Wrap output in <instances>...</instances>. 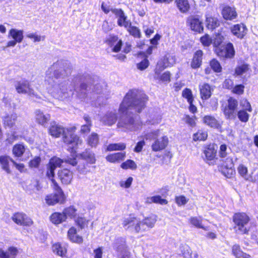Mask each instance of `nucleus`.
<instances>
[{"instance_id": "25", "label": "nucleus", "mask_w": 258, "mask_h": 258, "mask_svg": "<svg viewBox=\"0 0 258 258\" xmlns=\"http://www.w3.org/2000/svg\"><path fill=\"white\" fill-rule=\"evenodd\" d=\"M188 21L192 30L199 33L203 31L204 28L202 22L197 16H192L190 17Z\"/></svg>"}, {"instance_id": "57", "label": "nucleus", "mask_w": 258, "mask_h": 258, "mask_svg": "<svg viewBox=\"0 0 258 258\" xmlns=\"http://www.w3.org/2000/svg\"><path fill=\"white\" fill-rule=\"evenodd\" d=\"M238 172L239 174L243 177L245 179H247V168L243 164H240L238 167Z\"/></svg>"}, {"instance_id": "12", "label": "nucleus", "mask_w": 258, "mask_h": 258, "mask_svg": "<svg viewBox=\"0 0 258 258\" xmlns=\"http://www.w3.org/2000/svg\"><path fill=\"white\" fill-rule=\"evenodd\" d=\"M238 106L237 101L232 98L228 100V105L224 110V114L227 119H234L236 116V109Z\"/></svg>"}, {"instance_id": "18", "label": "nucleus", "mask_w": 258, "mask_h": 258, "mask_svg": "<svg viewBox=\"0 0 258 258\" xmlns=\"http://www.w3.org/2000/svg\"><path fill=\"white\" fill-rule=\"evenodd\" d=\"M175 62V59L173 56L171 55H165L163 58L157 64L156 69L155 73H158V71H161L166 68L172 65Z\"/></svg>"}, {"instance_id": "36", "label": "nucleus", "mask_w": 258, "mask_h": 258, "mask_svg": "<svg viewBox=\"0 0 258 258\" xmlns=\"http://www.w3.org/2000/svg\"><path fill=\"white\" fill-rule=\"evenodd\" d=\"M204 122L207 125L214 128H218L220 126L219 121L211 115H206L203 118Z\"/></svg>"}, {"instance_id": "38", "label": "nucleus", "mask_w": 258, "mask_h": 258, "mask_svg": "<svg viewBox=\"0 0 258 258\" xmlns=\"http://www.w3.org/2000/svg\"><path fill=\"white\" fill-rule=\"evenodd\" d=\"M232 253L236 258H251V256L241 250L238 245H234L232 247Z\"/></svg>"}, {"instance_id": "30", "label": "nucleus", "mask_w": 258, "mask_h": 258, "mask_svg": "<svg viewBox=\"0 0 258 258\" xmlns=\"http://www.w3.org/2000/svg\"><path fill=\"white\" fill-rule=\"evenodd\" d=\"M117 120V115L115 112L109 111L102 118V121L106 124L111 125L115 123Z\"/></svg>"}, {"instance_id": "64", "label": "nucleus", "mask_w": 258, "mask_h": 258, "mask_svg": "<svg viewBox=\"0 0 258 258\" xmlns=\"http://www.w3.org/2000/svg\"><path fill=\"white\" fill-rule=\"evenodd\" d=\"M244 86L243 85H237L233 88L232 92L234 93L241 95L243 93Z\"/></svg>"}, {"instance_id": "9", "label": "nucleus", "mask_w": 258, "mask_h": 258, "mask_svg": "<svg viewBox=\"0 0 258 258\" xmlns=\"http://www.w3.org/2000/svg\"><path fill=\"white\" fill-rule=\"evenodd\" d=\"M55 186L56 192L45 197L46 203L49 206H53L57 203L62 204L65 200V197L62 189L58 186L57 183H53Z\"/></svg>"}, {"instance_id": "32", "label": "nucleus", "mask_w": 258, "mask_h": 258, "mask_svg": "<svg viewBox=\"0 0 258 258\" xmlns=\"http://www.w3.org/2000/svg\"><path fill=\"white\" fill-rule=\"evenodd\" d=\"M156 221L157 217L155 215L145 218L143 221H142V224H142V225H141V227H143V228L141 229V232L146 230V226L148 228H152L154 226Z\"/></svg>"}, {"instance_id": "34", "label": "nucleus", "mask_w": 258, "mask_h": 258, "mask_svg": "<svg viewBox=\"0 0 258 258\" xmlns=\"http://www.w3.org/2000/svg\"><path fill=\"white\" fill-rule=\"evenodd\" d=\"M51 222L54 224H59L66 220V215L62 213L55 212L53 213L50 217Z\"/></svg>"}, {"instance_id": "6", "label": "nucleus", "mask_w": 258, "mask_h": 258, "mask_svg": "<svg viewBox=\"0 0 258 258\" xmlns=\"http://www.w3.org/2000/svg\"><path fill=\"white\" fill-rule=\"evenodd\" d=\"M224 39V37L221 34L216 35L213 40V45L216 47L215 52L221 58H231L235 54L233 45L231 43H228L226 46H221Z\"/></svg>"}, {"instance_id": "46", "label": "nucleus", "mask_w": 258, "mask_h": 258, "mask_svg": "<svg viewBox=\"0 0 258 258\" xmlns=\"http://www.w3.org/2000/svg\"><path fill=\"white\" fill-rule=\"evenodd\" d=\"M87 142L89 145L93 147L97 146L99 143V137L98 135L95 133H93L89 136Z\"/></svg>"}, {"instance_id": "33", "label": "nucleus", "mask_w": 258, "mask_h": 258, "mask_svg": "<svg viewBox=\"0 0 258 258\" xmlns=\"http://www.w3.org/2000/svg\"><path fill=\"white\" fill-rule=\"evenodd\" d=\"M17 253V249L13 247H10L7 251L0 248V258H15Z\"/></svg>"}, {"instance_id": "52", "label": "nucleus", "mask_w": 258, "mask_h": 258, "mask_svg": "<svg viewBox=\"0 0 258 258\" xmlns=\"http://www.w3.org/2000/svg\"><path fill=\"white\" fill-rule=\"evenodd\" d=\"M29 188L34 192L39 191L41 188L39 181L38 179L32 180L31 184L29 185Z\"/></svg>"}, {"instance_id": "7", "label": "nucleus", "mask_w": 258, "mask_h": 258, "mask_svg": "<svg viewBox=\"0 0 258 258\" xmlns=\"http://www.w3.org/2000/svg\"><path fill=\"white\" fill-rule=\"evenodd\" d=\"M235 224L234 229L239 234H246L248 231L246 226L249 221V217L244 213L235 214L233 217Z\"/></svg>"}, {"instance_id": "37", "label": "nucleus", "mask_w": 258, "mask_h": 258, "mask_svg": "<svg viewBox=\"0 0 258 258\" xmlns=\"http://www.w3.org/2000/svg\"><path fill=\"white\" fill-rule=\"evenodd\" d=\"M17 118V115L16 113L7 114L3 118V121L5 126L11 127L15 124Z\"/></svg>"}, {"instance_id": "11", "label": "nucleus", "mask_w": 258, "mask_h": 258, "mask_svg": "<svg viewBox=\"0 0 258 258\" xmlns=\"http://www.w3.org/2000/svg\"><path fill=\"white\" fill-rule=\"evenodd\" d=\"M15 88L18 93L26 94L30 97H38L34 90L31 87L30 83L25 80H22L16 82Z\"/></svg>"}, {"instance_id": "2", "label": "nucleus", "mask_w": 258, "mask_h": 258, "mask_svg": "<svg viewBox=\"0 0 258 258\" xmlns=\"http://www.w3.org/2000/svg\"><path fill=\"white\" fill-rule=\"evenodd\" d=\"M76 130L75 126L65 129L55 121H52L50 123L49 133L55 138H58L62 134L63 142L69 145L70 148L75 149L82 144V140L74 134Z\"/></svg>"}, {"instance_id": "35", "label": "nucleus", "mask_w": 258, "mask_h": 258, "mask_svg": "<svg viewBox=\"0 0 258 258\" xmlns=\"http://www.w3.org/2000/svg\"><path fill=\"white\" fill-rule=\"evenodd\" d=\"M175 3L181 13H186L190 9V5L187 0H176Z\"/></svg>"}, {"instance_id": "49", "label": "nucleus", "mask_w": 258, "mask_h": 258, "mask_svg": "<svg viewBox=\"0 0 258 258\" xmlns=\"http://www.w3.org/2000/svg\"><path fill=\"white\" fill-rule=\"evenodd\" d=\"M249 70L248 64H243L237 67L235 69V74L240 76L245 74Z\"/></svg>"}, {"instance_id": "31", "label": "nucleus", "mask_w": 258, "mask_h": 258, "mask_svg": "<svg viewBox=\"0 0 258 258\" xmlns=\"http://www.w3.org/2000/svg\"><path fill=\"white\" fill-rule=\"evenodd\" d=\"M69 239L73 242L81 243L83 242V238L77 233V230L74 227L71 228L68 232Z\"/></svg>"}, {"instance_id": "55", "label": "nucleus", "mask_w": 258, "mask_h": 258, "mask_svg": "<svg viewBox=\"0 0 258 258\" xmlns=\"http://www.w3.org/2000/svg\"><path fill=\"white\" fill-rule=\"evenodd\" d=\"M130 34L135 37L140 38L141 34L140 30L136 27L131 26V25L127 28Z\"/></svg>"}, {"instance_id": "63", "label": "nucleus", "mask_w": 258, "mask_h": 258, "mask_svg": "<svg viewBox=\"0 0 258 258\" xmlns=\"http://www.w3.org/2000/svg\"><path fill=\"white\" fill-rule=\"evenodd\" d=\"M133 178L131 177H128L125 181H121L119 182L120 185L124 188H129L133 182Z\"/></svg>"}, {"instance_id": "59", "label": "nucleus", "mask_w": 258, "mask_h": 258, "mask_svg": "<svg viewBox=\"0 0 258 258\" xmlns=\"http://www.w3.org/2000/svg\"><path fill=\"white\" fill-rule=\"evenodd\" d=\"M41 162V159L39 157H35L29 163V166L31 168H37Z\"/></svg>"}, {"instance_id": "10", "label": "nucleus", "mask_w": 258, "mask_h": 258, "mask_svg": "<svg viewBox=\"0 0 258 258\" xmlns=\"http://www.w3.org/2000/svg\"><path fill=\"white\" fill-rule=\"evenodd\" d=\"M64 162L66 163L65 159L63 160L56 157H53L50 159L48 164L46 165V175L52 183H56V181L53 179L55 175L54 170L56 168L60 167Z\"/></svg>"}, {"instance_id": "60", "label": "nucleus", "mask_w": 258, "mask_h": 258, "mask_svg": "<svg viewBox=\"0 0 258 258\" xmlns=\"http://www.w3.org/2000/svg\"><path fill=\"white\" fill-rule=\"evenodd\" d=\"M151 118H152V120L151 121L152 124H156L159 123L161 121V115L160 114L157 112L156 114H151Z\"/></svg>"}, {"instance_id": "17", "label": "nucleus", "mask_w": 258, "mask_h": 258, "mask_svg": "<svg viewBox=\"0 0 258 258\" xmlns=\"http://www.w3.org/2000/svg\"><path fill=\"white\" fill-rule=\"evenodd\" d=\"M168 143V139L167 136H164L160 138L155 140L151 146L153 151L157 152L164 149Z\"/></svg>"}, {"instance_id": "14", "label": "nucleus", "mask_w": 258, "mask_h": 258, "mask_svg": "<svg viewBox=\"0 0 258 258\" xmlns=\"http://www.w3.org/2000/svg\"><path fill=\"white\" fill-rule=\"evenodd\" d=\"M230 30L233 35L240 39L244 38L247 32L246 26L243 23L233 25L231 27Z\"/></svg>"}, {"instance_id": "54", "label": "nucleus", "mask_w": 258, "mask_h": 258, "mask_svg": "<svg viewBox=\"0 0 258 258\" xmlns=\"http://www.w3.org/2000/svg\"><path fill=\"white\" fill-rule=\"evenodd\" d=\"M182 96L186 98L188 103L192 102L194 99L190 89L186 88L182 91Z\"/></svg>"}, {"instance_id": "1", "label": "nucleus", "mask_w": 258, "mask_h": 258, "mask_svg": "<svg viewBox=\"0 0 258 258\" xmlns=\"http://www.w3.org/2000/svg\"><path fill=\"white\" fill-rule=\"evenodd\" d=\"M147 101V95L137 90H132L126 93L120 105L119 112L120 116L117 126L130 131L139 129L142 123L135 121L133 115L141 112L145 107Z\"/></svg>"}, {"instance_id": "8", "label": "nucleus", "mask_w": 258, "mask_h": 258, "mask_svg": "<svg viewBox=\"0 0 258 258\" xmlns=\"http://www.w3.org/2000/svg\"><path fill=\"white\" fill-rule=\"evenodd\" d=\"M142 221L134 216H130L124 218L122 220V225L125 229H128L136 233L141 232Z\"/></svg>"}, {"instance_id": "4", "label": "nucleus", "mask_w": 258, "mask_h": 258, "mask_svg": "<svg viewBox=\"0 0 258 258\" xmlns=\"http://www.w3.org/2000/svg\"><path fill=\"white\" fill-rule=\"evenodd\" d=\"M72 66L69 61L58 60L54 62L46 71L45 81L50 84L54 82V79L69 76L72 74Z\"/></svg>"}, {"instance_id": "23", "label": "nucleus", "mask_w": 258, "mask_h": 258, "mask_svg": "<svg viewBox=\"0 0 258 258\" xmlns=\"http://www.w3.org/2000/svg\"><path fill=\"white\" fill-rule=\"evenodd\" d=\"M222 15L225 20H233L236 18L237 13L234 8L226 6L223 8Z\"/></svg>"}, {"instance_id": "5", "label": "nucleus", "mask_w": 258, "mask_h": 258, "mask_svg": "<svg viewBox=\"0 0 258 258\" xmlns=\"http://www.w3.org/2000/svg\"><path fill=\"white\" fill-rule=\"evenodd\" d=\"M48 91L54 97L60 99L67 97L70 94H73V87L70 85L69 80H64L60 83H57L55 81L51 83Z\"/></svg>"}, {"instance_id": "47", "label": "nucleus", "mask_w": 258, "mask_h": 258, "mask_svg": "<svg viewBox=\"0 0 258 258\" xmlns=\"http://www.w3.org/2000/svg\"><path fill=\"white\" fill-rule=\"evenodd\" d=\"M52 250L54 253L61 256L65 255L67 252L66 249L59 243L54 244L52 246Z\"/></svg>"}, {"instance_id": "16", "label": "nucleus", "mask_w": 258, "mask_h": 258, "mask_svg": "<svg viewBox=\"0 0 258 258\" xmlns=\"http://www.w3.org/2000/svg\"><path fill=\"white\" fill-rule=\"evenodd\" d=\"M106 43L110 47H112V50L113 52H118L121 48L122 42L121 40H119L117 36L114 35H110L106 40Z\"/></svg>"}, {"instance_id": "61", "label": "nucleus", "mask_w": 258, "mask_h": 258, "mask_svg": "<svg viewBox=\"0 0 258 258\" xmlns=\"http://www.w3.org/2000/svg\"><path fill=\"white\" fill-rule=\"evenodd\" d=\"M238 117L243 122H246L248 119V114L244 111H239L237 113Z\"/></svg>"}, {"instance_id": "26", "label": "nucleus", "mask_w": 258, "mask_h": 258, "mask_svg": "<svg viewBox=\"0 0 258 258\" xmlns=\"http://www.w3.org/2000/svg\"><path fill=\"white\" fill-rule=\"evenodd\" d=\"M126 157L125 152H118L113 154H110L107 155L105 159L110 163H119L125 159Z\"/></svg>"}, {"instance_id": "42", "label": "nucleus", "mask_w": 258, "mask_h": 258, "mask_svg": "<svg viewBox=\"0 0 258 258\" xmlns=\"http://www.w3.org/2000/svg\"><path fill=\"white\" fill-rule=\"evenodd\" d=\"M9 34L17 42H21L23 38V31L17 30L16 29H11L10 31Z\"/></svg>"}, {"instance_id": "41", "label": "nucleus", "mask_w": 258, "mask_h": 258, "mask_svg": "<svg viewBox=\"0 0 258 258\" xmlns=\"http://www.w3.org/2000/svg\"><path fill=\"white\" fill-rule=\"evenodd\" d=\"M206 25L209 29L213 30L219 26V22L216 18L209 17L206 18Z\"/></svg>"}, {"instance_id": "50", "label": "nucleus", "mask_w": 258, "mask_h": 258, "mask_svg": "<svg viewBox=\"0 0 258 258\" xmlns=\"http://www.w3.org/2000/svg\"><path fill=\"white\" fill-rule=\"evenodd\" d=\"M207 137L208 134L206 132L199 131L197 133L194 134V140L195 141H204L207 138Z\"/></svg>"}, {"instance_id": "24", "label": "nucleus", "mask_w": 258, "mask_h": 258, "mask_svg": "<svg viewBox=\"0 0 258 258\" xmlns=\"http://www.w3.org/2000/svg\"><path fill=\"white\" fill-rule=\"evenodd\" d=\"M200 95L203 100L209 99L212 95L213 88L208 84L204 83L199 86Z\"/></svg>"}, {"instance_id": "19", "label": "nucleus", "mask_w": 258, "mask_h": 258, "mask_svg": "<svg viewBox=\"0 0 258 258\" xmlns=\"http://www.w3.org/2000/svg\"><path fill=\"white\" fill-rule=\"evenodd\" d=\"M217 150L215 149L213 145H210L204 151L205 156L204 160L209 164H213V161L215 160Z\"/></svg>"}, {"instance_id": "51", "label": "nucleus", "mask_w": 258, "mask_h": 258, "mask_svg": "<svg viewBox=\"0 0 258 258\" xmlns=\"http://www.w3.org/2000/svg\"><path fill=\"white\" fill-rule=\"evenodd\" d=\"M210 64L214 72L220 73L222 71V67L218 60L213 59L210 61Z\"/></svg>"}, {"instance_id": "29", "label": "nucleus", "mask_w": 258, "mask_h": 258, "mask_svg": "<svg viewBox=\"0 0 258 258\" xmlns=\"http://www.w3.org/2000/svg\"><path fill=\"white\" fill-rule=\"evenodd\" d=\"M203 54V52L201 50H199L195 53L191 62V67L192 69H197L201 66L202 61Z\"/></svg>"}, {"instance_id": "56", "label": "nucleus", "mask_w": 258, "mask_h": 258, "mask_svg": "<svg viewBox=\"0 0 258 258\" xmlns=\"http://www.w3.org/2000/svg\"><path fill=\"white\" fill-rule=\"evenodd\" d=\"M180 250L184 258H189L190 256L191 251L187 245L180 246Z\"/></svg>"}, {"instance_id": "20", "label": "nucleus", "mask_w": 258, "mask_h": 258, "mask_svg": "<svg viewBox=\"0 0 258 258\" xmlns=\"http://www.w3.org/2000/svg\"><path fill=\"white\" fill-rule=\"evenodd\" d=\"M223 166L225 169L223 170V173L227 177H230L234 172V163L232 157L228 156L224 161Z\"/></svg>"}, {"instance_id": "53", "label": "nucleus", "mask_w": 258, "mask_h": 258, "mask_svg": "<svg viewBox=\"0 0 258 258\" xmlns=\"http://www.w3.org/2000/svg\"><path fill=\"white\" fill-rule=\"evenodd\" d=\"M231 149L230 148L228 149L227 146L223 144L221 145L220 147L219 150V155L221 158H225L229 154V151H230Z\"/></svg>"}, {"instance_id": "58", "label": "nucleus", "mask_w": 258, "mask_h": 258, "mask_svg": "<svg viewBox=\"0 0 258 258\" xmlns=\"http://www.w3.org/2000/svg\"><path fill=\"white\" fill-rule=\"evenodd\" d=\"M149 65V61L147 58H145L140 63H137V68L141 71L145 70Z\"/></svg>"}, {"instance_id": "44", "label": "nucleus", "mask_w": 258, "mask_h": 258, "mask_svg": "<svg viewBox=\"0 0 258 258\" xmlns=\"http://www.w3.org/2000/svg\"><path fill=\"white\" fill-rule=\"evenodd\" d=\"M126 148V145L124 143H119L115 144H109L107 148L106 151H122Z\"/></svg>"}, {"instance_id": "45", "label": "nucleus", "mask_w": 258, "mask_h": 258, "mask_svg": "<svg viewBox=\"0 0 258 258\" xmlns=\"http://www.w3.org/2000/svg\"><path fill=\"white\" fill-rule=\"evenodd\" d=\"M191 224L198 228H201L205 230L206 228L202 225V218L201 217H192L189 220Z\"/></svg>"}, {"instance_id": "40", "label": "nucleus", "mask_w": 258, "mask_h": 258, "mask_svg": "<svg viewBox=\"0 0 258 258\" xmlns=\"http://www.w3.org/2000/svg\"><path fill=\"white\" fill-rule=\"evenodd\" d=\"M12 159L8 156H1L0 163L2 168L8 173H11V171L9 167V161Z\"/></svg>"}, {"instance_id": "21", "label": "nucleus", "mask_w": 258, "mask_h": 258, "mask_svg": "<svg viewBox=\"0 0 258 258\" xmlns=\"http://www.w3.org/2000/svg\"><path fill=\"white\" fill-rule=\"evenodd\" d=\"M65 161L73 166L77 165L78 164L77 169L81 173H84L86 171L87 165L85 164V161L78 159L77 161L76 158L68 157L65 159Z\"/></svg>"}, {"instance_id": "62", "label": "nucleus", "mask_w": 258, "mask_h": 258, "mask_svg": "<svg viewBox=\"0 0 258 258\" xmlns=\"http://www.w3.org/2000/svg\"><path fill=\"white\" fill-rule=\"evenodd\" d=\"M159 133V130H156L154 132L149 133L148 134H146L144 135V138L146 139H155L157 137H158Z\"/></svg>"}, {"instance_id": "28", "label": "nucleus", "mask_w": 258, "mask_h": 258, "mask_svg": "<svg viewBox=\"0 0 258 258\" xmlns=\"http://www.w3.org/2000/svg\"><path fill=\"white\" fill-rule=\"evenodd\" d=\"M79 158L89 164H94L96 161L94 154L88 150L80 154Z\"/></svg>"}, {"instance_id": "48", "label": "nucleus", "mask_w": 258, "mask_h": 258, "mask_svg": "<svg viewBox=\"0 0 258 258\" xmlns=\"http://www.w3.org/2000/svg\"><path fill=\"white\" fill-rule=\"evenodd\" d=\"M120 167L123 169L135 170L137 168V165L133 160L128 159L121 163Z\"/></svg>"}, {"instance_id": "3", "label": "nucleus", "mask_w": 258, "mask_h": 258, "mask_svg": "<svg viewBox=\"0 0 258 258\" xmlns=\"http://www.w3.org/2000/svg\"><path fill=\"white\" fill-rule=\"evenodd\" d=\"M106 85L104 83H97L95 84L93 89V93L89 97H86V92L90 88V85L86 83H82L80 85V92H77L78 97L81 99H84V101L90 103L94 106L97 107L103 104L106 100Z\"/></svg>"}, {"instance_id": "22", "label": "nucleus", "mask_w": 258, "mask_h": 258, "mask_svg": "<svg viewBox=\"0 0 258 258\" xmlns=\"http://www.w3.org/2000/svg\"><path fill=\"white\" fill-rule=\"evenodd\" d=\"M58 176L63 184H70L73 179V173L67 169H63L58 172Z\"/></svg>"}, {"instance_id": "27", "label": "nucleus", "mask_w": 258, "mask_h": 258, "mask_svg": "<svg viewBox=\"0 0 258 258\" xmlns=\"http://www.w3.org/2000/svg\"><path fill=\"white\" fill-rule=\"evenodd\" d=\"M50 115L44 114L41 110H37L35 111V118L36 121L40 124L45 126L50 120Z\"/></svg>"}, {"instance_id": "43", "label": "nucleus", "mask_w": 258, "mask_h": 258, "mask_svg": "<svg viewBox=\"0 0 258 258\" xmlns=\"http://www.w3.org/2000/svg\"><path fill=\"white\" fill-rule=\"evenodd\" d=\"M25 151V148L22 144H16L13 148V154L16 157H21Z\"/></svg>"}, {"instance_id": "39", "label": "nucleus", "mask_w": 258, "mask_h": 258, "mask_svg": "<svg viewBox=\"0 0 258 258\" xmlns=\"http://www.w3.org/2000/svg\"><path fill=\"white\" fill-rule=\"evenodd\" d=\"M146 203L147 204L156 203L163 205H166L168 201L166 199H162L160 196H156L147 198Z\"/></svg>"}, {"instance_id": "13", "label": "nucleus", "mask_w": 258, "mask_h": 258, "mask_svg": "<svg viewBox=\"0 0 258 258\" xmlns=\"http://www.w3.org/2000/svg\"><path fill=\"white\" fill-rule=\"evenodd\" d=\"M112 13L117 19V24L120 27H124L127 28L131 23L127 21V16H125L123 11L120 9H116L112 10Z\"/></svg>"}, {"instance_id": "15", "label": "nucleus", "mask_w": 258, "mask_h": 258, "mask_svg": "<svg viewBox=\"0 0 258 258\" xmlns=\"http://www.w3.org/2000/svg\"><path fill=\"white\" fill-rule=\"evenodd\" d=\"M12 220L16 224L20 225L30 226L33 223L31 219L28 218L26 214L22 213L14 214Z\"/></svg>"}]
</instances>
